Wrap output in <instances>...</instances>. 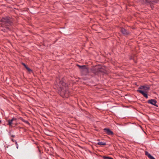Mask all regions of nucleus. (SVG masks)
Wrapping results in <instances>:
<instances>
[{"mask_svg":"<svg viewBox=\"0 0 159 159\" xmlns=\"http://www.w3.org/2000/svg\"><path fill=\"white\" fill-rule=\"evenodd\" d=\"M59 84L58 86L59 87V90L61 91L60 94L63 97L67 98L69 96V92L65 86L66 84L63 82V80H59Z\"/></svg>","mask_w":159,"mask_h":159,"instance_id":"nucleus-1","label":"nucleus"},{"mask_svg":"<svg viewBox=\"0 0 159 159\" xmlns=\"http://www.w3.org/2000/svg\"><path fill=\"white\" fill-rule=\"evenodd\" d=\"M139 1L143 4L150 6L152 9L154 8V5L158 3L159 0H139Z\"/></svg>","mask_w":159,"mask_h":159,"instance_id":"nucleus-2","label":"nucleus"},{"mask_svg":"<svg viewBox=\"0 0 159 159\" xmlns=\"http://www.w3.org/2000/svg\"><path fill=\"white\" fill-rule=\"evenodd\" d=\"M2 24L5 25L6 28H8L7 26L11 25H12V20L9 17H3L1 20Z\"/></svg>","mask_w":159,"mask_h":159,"instance_id":"nucleus-3","label":"nucleus"},{"mask_svg":"<svg viewBox=\"0 0 159 159\" xmlns=\"http://www.w3.org/2000/svg\"><path fill=\"white\" fill-rule=\"evenodd\" d=\"M137 91L142 94L146 98H148L147 91L138 89L137 90Z\"/></svg>","mask_w":159,"mask_h":159,"instance_id":"nucleus-4","label":"nucleus"},{"mask_svg":"<svg viewBox=\"0 0 159 159\" xmlns=\"http://www.w3.org/2000/svg\"><path fill=\"white\" fill-rule=\"evenodd\" d=\"M157 102V101L156 100L154 99L149 100L147 101V102L148 103L156 107H158V105L156 104Z\"/></svg>","mask_w":159,"mask_h":159,"instance_id":"nucleus-5","label":"nucleus"},{"mask_svg":"<svg viewBox=\"0 0 159 159\" xmlns=\"http://www.w3.org/2000/svg\"><path fill=\"white\" fill-rule=\"evenodd\" d=\"M120 31L121 33L125 36H126L129 34V31L127 30L124 28H121Z\"/></svg>","mask_w":159,"mask_h":159,"instance_id":"nucleus-6","label":"nucleus"},{"mask_svg":"<svg viewBox=\"0 0 159 159\" xmlns=\"http://www.w3.org/2000/svg\"><path fill=\"white\" fill-rule=\"evenodd\" d=\"M16 119L14 118H13L11 120H8V125L10 126H11L12 124H15L16 122Z\"/></svg>","mask_w":159,"mask_h":159,"instance_id":"nucleus-7","label":"nucleus"},{"mask_svg":"<svg viewBox=\"0 0 159 159\" xmlns=\"http://www.w3.org/2000/svg\"><path fill=\"white\" fill-rule=\"evenodd\" d=\"M104 130L108 135H112L113 134V132L109 129L107 128H105Z\"/></svg>","mask_w":159,"mask_h":159,"instance_id":"nucleus-8","label":"nucleus"},{"mask_svg":"<svg viewBox=\"0 0 159 159\" xmlns=\"http://www.w3.org/2000/svg\"><path fill=\"white\" fill-rule=\"evenodd\" d=\"M77 66H79L80 68L83 70V71L85 72H87L88 70L85 66H80L79 65H77Z\"/></svg>","mask_w":159,"mask_h":159,"instance_id":"nucleus-9","label":"nucleus"},{"mask_svg":"<svg viewBox=\"0 0 159 159\" xmlns=\"http://www.w3.org/2000/svg\"><path fill=\"white\" fill-rule=\"evenodd\" d=\"M145 154L150 159H156L147 151H145Z\"/></svg>","mask_w":159,"mask_h":159,"instance_id":"nucleus-10","label":"nucleus"},{"mask_svg":"<svg viewBox=\"0 0 159 159\" xmlns=\"http://www.w3.org/2000/svg\"><path fill=\"white\" fill-rule=\"evenodd\" d=\"M144 87L143 89H144V91H148L150 88V87L148 86H144Z\"/></svg>","mask_w":159,"mask_h":159,"instance_id":"nucleus-11","label":"nucleus"},{"mask_svg":"<svg viewBox=\"0 0 159 159\" xmlns=\"http://www.w3.org/2000/svg\"><path fill=\"white\" fill-rule=\"evenodd\" d=\"M98 144L100 145H106V143L104 142H99L98 143Z\"/></svg>","mask_w":159,"mask_h":159,"instance_id":"nucleus-12","label":"nucleus"},{"mask_svg":"<svg viewBox=\"0 0 159 159\" xmlns=\"http://www.w3.org/2000/svg\"><path fill=\"white\" fill-rule=\"evenodd\" d=\"M103 159H113L109 157H103Z\"/></svg>","mask_w":159,"mask_h":159,"instance_id":"nucleus-13","label":"nucleus"},{"mask_svg":"<svg viewBox=\"0 0 159 159\" xmlns=\"http://www.w3.org/2000/svg\"><path fill=\"white\" fill-rule=\"evenodd\" d=\"M26 69L28 70L29 72L30 73L32 72V70L28 67H26Z\"/></svg>","mask_w":159,"mask_h":159,"instance_id":"nucleus-14","label":"nucleus"},{"mask_svg":"<svg viewBox=\"0 0 159 159\" xmlns=\"http://www.w3.org/2000/svg\"><path fill=\"white\" fill-rule=\"evenodd\" d=\"M144 88V86H141L139 88V89H143Z\"/></svg>","mask_w":159,"mask_h":159,"instance_id":"nucleus-15","label":"nucleus"},{"mask_svg":"<svg viewBox=\"0 0 159 159\" xmlns=\"http://www.w3.org/2000/svg\"><path fill=\"white\" fill-rule=\"evenodd\" d=\"M22 64L25 66V67L26 68V67H27V66L25 65V64L24 63H22Z\"/></svg>","mask_w":159,"mask_h":159,"instance_id":"nucleus-16","label":"nucleus"},{"mask_svg":"<svg viewBox=\"0 0 159 159\" xmlns=\"http://www.w3.org/2000/svg\"><path fill=\"white\" fill-rule=\"evenodd\" d=\"M15 144H16V145H18V144L17 143V142L16 141Z\"/></svg>","mask_w":159,"mask_h":159,"instance_id":"nucleus-17","label":"nucleus"},{"mask_svg":"<svg viewBox=\"0 0 159 159\" xmlns=\"http://www.w3.org/2000/svg\"><path fill=\"white\" fill-rule=\"evenodd\" d=\"M12 137H15V135H12Z\"/></svg>","mask_w":159,"mask_h":159,"instance_id":"nucleus-18","label":"nucleus"},{"mask_svg":"<svg viewBox=\"0 0 159 159\" xmlns=\"http://www.w3.org/2000/svg\"><path fill=\"white\" fill-rule=\"evenodd\" d=\"M17 146V147H16V148H18V146L17 145H16Z\"/></svg>","mask_w":159,"mask_h":159,"instance_id":"nucleus-19","label":"nucleus"},{"mask_svg":"<svg viewBox=\"0 0 159 159\" xmlns=\"http://www.w3.org/2000/svg\"><path fill=\"white\" fill-rule=\"evenodd\" d=\"M11 140H12V141H14V140H13V139H11Z\"/></svg>","mask_w":159,"mask_h":159,"instance_id":"nucleus-20","label":"nucleus"},{"mask_svg":"<svg viewBox=\"0 0 159 159\" xmlns=\"http://www.w3.org/2000/svg\"><path fill=\"white\" fill-rule=\"evenodd\" d=\"M121 97H124V96H123V95H121Z\"/></svg>","mask_w":159,"mask_h":159,"instance_id":"nucleus-21","label":"nucleus"},{"mask_svg":"<svg viewBox=\"0 0 159 159\" xmlns=\"http://www.w3.org/2000/svg\"><path fill=\"white\" fill-rule=\"evenodd\" d=\"M1 122V120H0V122Z\"/></svg>","mask_w":159,"mask_h":159,"instance_id":"nucleus-22","label":"nucleus"}]
</instances>
